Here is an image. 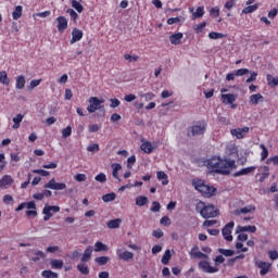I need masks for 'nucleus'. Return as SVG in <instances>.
I'll use <instances>...</instances> for the list:
<instances>
[{"label": "nucleus", "mask_w": 278, "mask_h": 278, "mask_svg": "<svg viewBox=\"0 0 278 278\" xmlns=\"http://www.w3.org/2000/svg\"><path fill=\"white\" fill-rule=\"evenodd\" d=\"M88 103L89 105L87 106V112H89V114H94V112L99 110L100 112H102V116H105V105H103V103H105V100L99 99L97 97H91L89 98Z\"/></svg>", "instance_id": "f257e3e1"}, {"label": "nucleus", "mask_w": 278, "mask_h": 278, "mask_svg": "<svg viewBox=\"0 0 278 278\" xmlns=\"http://www.w3.org/2000/svg\"><path fill=\"white\" fill-rule=\"evenodd\" d=\"M192 186L198 190V192H201V194H204L205 197H214V193L216 192L214 187L205 185L203 180H193Z\"/></svg>", "instance_id": "f03ea898"}, {"label": "nucleus", "mask_w": 278, "mask_h": 278, "mask_svg": "<svg viewBox=\"0 0 278 278\" xmlns=\"http://www.w3.org/2000/svg\"><path fill=\"white\" fill-rule=\"evenodd\" d=\"M236 168V161L235 160H219V166L217 168V173L219 175H229L231 170Z\"/></svg>", "instance_id": "7ed1b4c3"}, {"label": "nucleus", "mask_w": 278, "mask_h": 278, "mask_svg": "<svg viewBox=\"0 0 278 278\" xmlns=\"http://www.w3.org/2000/svg\"><path fill=\"white\" fill-rule=\"evenodd\" d=\"M202 218H216L220 214V211L214 206V204L204 205L200 211Z\"/></svg>", "instance_id": "20e7f679"}, {"label": "nucleus", "mask_w": 278, "mask_h": 278, "mask_svg": "<svg viewBox=\"0 0 278 278\" xmlns=\"http://www.w3.org/2000/svg\"><path fill=\"white\" fill-rule=\"evenodd\" d=\"M191 135L190 132L188 136H203L207 129V122L201 121L197 122L191 128Z\"/></svg>", "instance_id": "39448f33"}, {"label": "nucleus", "mask_w": 278, "mask_h": 278, "mask_svg": "<svg viewBox=\"0 0 278 278\" xmlns=\"http://www.w3.org/2000/svg\"><path fill=\"white\" fill-rule=\"evenodd\" d=\"M219 164H220V157L218 156H213L212 159L204 161V166H206L208 170H214V173H218Z\"/></svg>", "instance_id": "423d86ee"}, {"label": "nucleus", "mask_w": 278, "mask_h": 278, "mask_svg": "<svg viewBox=\"0 0 278 278\" xmlns=\"http://www.w3.org/2000/svg\"><path fill=\"white\" fill-rule=\"evenodd\" d=\"M235 223L233 222H229L228 224H226L224 226V228L222 229V233L223 237L228 241L231 242L233 240V236H231V229H233L235 227Z\"/></svg>", "instance_id": "0eeeda50"}, {"label": "nucleus", "mask_w": 278, "mask_h": 278, "mask_svg": "<svg viewBox=\"0 0 278 278\" xmlns=\"http://www.w3.org/2000/svg\"><path fill=\"white\" fill-rule=\"evenodd\" d=\"M43 188L50 189V190H66V184L64 182H55V178H52L47 182Z\"/></svg>", "instance_id": "6e6552de"}, {"label": "nucleus", "mask_w": 278, "mask_h": 278, "mask_svg": "<svg viewBox=\"0 0 278 278\" xmlns=\"http://www.w3.org/2000/svg\"><path fill=\"white\" fill-rule=\"evenodd\" d=\"M199 268H201V270H203V273H208V274L218 273V267L211 266L210 262H207V261H201L199 263Z\"/></svg>", "instance_id": "1a4fd4ad"}, {"label": "nucleus", "mask_w": 278, "mask_h": 278, "mask_svg": "<svg viewBox=\"0 0 278 278\" xmlns=\"http://www.w3.org/2000/svg\"><path fill=\"white\" fill-rule=\"evenodd\" d=\"M249 127H243V128H235L231 129V136H235L238 140H242V138H244V134H249Z\"/></svg>", "instance_id": "9d476101"}, {"label": "nucleus", "mask_w": 278, "mask_h": 278, "mask_svg": "<svg viewBox=\"0 0 278 278\" xmlns=\"http://www.w3.org/2000/svg\"><path fill=\"white\" fill-rule=\"evenodd\" d=\"M56 23H58V31H60V34H62L64 30L68 29V20H66V17L64 16H59L56 18Z\"/></svg>", "instance_id": "9b49d317"}, {"label": "nucleus", "mask_w": 278, "mask_h": 278, "mask_svg": "<svg viewBox=\"0 0 278 278\" xmlns=\"http://www.w3.org/2000/svg\"><path fill=\"white\" fill-rule=\"evenodd\" d=\"M84 38V31L78 28H74L72 30V39H71V45H75V42H79Z\"/></svg>", "instance_id": "f8f14e48"}, {"label": "nucleus", "mask_w": 278, "mask_h": 278, "mask_svg": "<svg viewBox=\"0 0 278 278\" xmlns=\"http://www.w3.org/2000/svg\"><path fill=\"white\" fill-rule=\"evenodd\" d=\"M256 266L258 268H261L260 275H262V277H264V275H268V270H270V263H266L264 261H258L256 262Z\"/></svg>", "instance_id": "ddd939ff"}, {"label": "nucleus", "mask_w": 278, "mask_h": 278, "mask_svg": "<svg viewBox=\"0 0 278 278\" xmlns=\"http://www.w3.org/2000/svg\"><path fill=\"white\" fill-rule=\"evenodd\" d=\"M251 212H255V206L249 205L243 208H237L232 212L233 216H240V214H251Z\"/></svg>", "instance_id": "4468645a"}, {"label": "nucleus", "mask_w": 278, "mask_h": 278, "mask_svg": "<svg viewBox=\"0 0 278 278\" xmlns=\"http://www.w3.org/2000/svg\"><path fill=\"white\" fill-rule=\"evenodd\" d=\"M191 255L197 257V260H210V256L201 251H199V247H193L191 250Z\"/></svg>", "instance_id": "2eb2a0df"}, {"label": "nucleus", "mask_w": 278, "mask_h": 278, "mask_svg": "<svg viewBox=\"0 0 278 278\" xmlns=\"http://www.w3.org/2000/svg\"><path fill=\"white\" fill-rule=\"evenodd\" d=\"M12 184H14V179L10 175H4L0 179V188H2V189L8 188V186H12Z\"/></svg>", "instance_id": "dca6fc26"}, {"label": "nucleus", "mask_w": 278, "mask_h": 278, "mask_svg": "<svg viewBox=\"0 0 278 278\" xmlns=\"http://www.w3.org/2000/svg\"><path fill=\"white\" fill-rule=\"evenodd\" d=\"M117 255L119 260H123V262H129L134 260V253L129 251L121 252V250H117Z\"/></svg>", "instance_id": "f3484780"}, {"label": "nucleus", "mask_w": 278, "mask_h": 278, "mask_svg": "<svg viewBox=\"0 0 278 278\" xmlns=\"http://www.w3.org/2000/svg\"><path fill=\"white\" fill-rule=\"evenodd\" d=\"M244 231H249L250 233H255L257 231V227H255V226H238L236 229V233H244Z\"/></svg>", "instance_id": "a211bd4d"}, {"label": "nucleus", "mask_w": 278, "mask_h": 278, "mask_svg": "<svg viewBox=\"0 0 278 278\" xmlns=\"http://www.w3.org/2000/svg\"><path fill=\"white\" fill-rule=\"evenodd\" d=\"M50 266L51 268H53L54 270H62L64 268V261L62 260H56V258H52L50 261Z\"/></svg>", "instance_id": "6ab92c4d"}, {"label": "nucleus", "mask_w": 278, "mask_h": 278, "mask_svg": "<svg viewBox=\"0 0 278 278\" xmlns=\"http://www.w3.org/2000/svg\"><path fill=\"white\" fill-rule=\"evenodd\" d=\"M250 103L252 105H257V103H264V96H262V93L250 96Z\"/></svg>", "instance_id": "aec40b11"}, {"label": "nucleus", "mask_w": 278, "mask_h": 278, "mask_svg": "<svg viewBox=\"0 0 278 278\" xmlns=\"http://www.w3.org/2000/svg\"><path fill=\"white\" fill-rule=\"evenodd\" d=\"M222 101L226 105H230L236 101V96H233V93L222 94Z\"/></svg>", "instance_id": "412c9836"}, {"label": "nucleus", "mask_w": 278, "mask_h": 278, "mask_svg": "<svg viewBox=\"0 0 278 278\" xmlns=\"http://www.w3.org/2000/svg\"><path fill=\"white\" fill-rule=\"evenodd\" d=\"M181 38H184V34H174L169 36V41L172 45H181Z\"/></svg>", "instance_id": "4be33fe9"}, {"label": "nucleus", "mask_w": 278, "mask_h": 278, "mask_svg": "<svg viewBox=\"0 0 278 278\" xmlns=\"http://www.w3.org/2000/svg\"><path fill=\"white\" fill-rule=\"evenodd\" d=\"M121 223H123V219L121 218L111 219L106 223V226L109 229H118V227H121Z\"/></svg>", "instance_id": "5701e85b"}, {"label": "nucleus", "mask_w": 278, "mask_h": 278, "mask_svg": "<svg viewBox=\"0 0 278 278\" xmlns=\"http://www.w3.org/2000/svg\"><path fill=\"white\" fill-rule=\"evenodd\" d=\"M255 170V166L245 167L237 173L233 174V177H242V175H249Z\"/></svg>", "instance_id": "b1692460"}, {"label": "nucleus", "mask_w": 278, "mask_h": 278, "mask_svg": "<svg viewBox=\"0 0 278 278\" xmlns=\"http://www.w3.org/2000/svg\"><path fill=\"white\" fill-rule=\"evenodd\" d=\"M156 177L160 181H162V186H168V175L163 170L156 173Z\"/></svg>", "instance_id": "393cba45"}, {"label": "nucleus", "mask_w": 278, "mask_h": 278, "mask_svg": "<svg viewBox=\"0 0 278 278\" xmlns=\"http://www.w3.org/2000/svg\"><path fill=\"white\" fill-rule=\"evenodd\" d=\"M141 151H143V153H153V144L149 141L143 142L140 146Z\"/></svg>", "instance_id": "a878e982"}, {"label": "nucleus", "mask_w": 278, "mask_h": 278, "mask_svg": "<svg viewBox=\"0 0 278 278\" xmlns=\"http://www.w3.org/2000/svg\"><path fill=\"white\" fill-rule=\"evenodd\" d=\"M147 203H149V198L144 195H139L136 198V205H138V207H144Z\"/></svg>", "instance_id": "bb28decb"}, {"label": "nucleus", "mask_w": 278, "mask_h": 278, "mask_svg": "<svg viewBox=\"0 0 278 278\" xmlns=\"http://www.w3.org/2000/svg\"><path fill=\"white\" fill-rule=\"evenodd\" d=\"M23 118H25L23 114H17L15 117H13L14 125L12 126V128L18 129V127H21V123H23Z\"/></svg>", "instance_id": "cd10ccee"}, {"label": "nucleus", "mask_w": 278, "mask_h": 278, "mask_svg": "<svg viewBox=\"0 0 278 278\" xmlns=\"http://www.w3.org/2000/svg\"><path fill=\"white\" fill-rule=\"evenodd\" d=\"M49 212H53L54 214H58V212H60V206H51L49 204H46L43 210H42V214H49Z\"/></svg>", "instance_id": "c85d7f7f"}, {"label": "nucleus", "mask_w": 278, "mask_h": 278, "mask_svg": "<svg viewBox=\"0 0 278 278\" xmlns=\"http://www.w3.org/2000/svg\"><path fill=\"white\" fill-rule=\"evenodd\" d=\"M90 257H92V247H88L85 250L84 255L81 257V262L83 263L89 262Z\"/></svg>", "instance_id": "c756f323"}, {"label": "nucleus", "mask_w": 278, "mask_h": 278, "mask_svg": "<svg viewBox=\"0 0 278 278\" xmlns=\"http://www.w3.org/2000/svg\"><path fill=\"white\" fill-rule=\"evenodd\" d=\"M41 277L42 278H59L60 276L58 275V273L52 271L51 269H47L41 271Z\"/></svg>", "instance_id": "7c9ffc66"}, {"label": "nucleus", "mask_w": 278, "mask_h": 278, "mask_svg": "<svg viewBox=\"0 0 278 278\" xmlns=\"http://www.w3.org/2000/svg\"><path fill=\"white\" fill-rule=\"evenodd\" d=\"M34 255H36V256H33L31 261L35 263L38 262L40 260V257H41V260H45V257H47V254H45V252H42L40 250H35Z\"/></svg>", "instance_id": "2f4dec72"}, {"label": "nucleus", "mask_w": 278, "mask_h": 278, "mask_svg": "<svg viewBox=\"0 0 278 278\" xmlns=\"http://www.w3.org/2000/svg\"><path fill=\"white\" fill-rule=\"evenodd\" d=\"M0 84H3V86H10V78H8L7 71L0 72Z\"/></svg>", "instance_id": "473e14b6"}, {"label": "nucleus", "mask_w": 278, "mask_h": 278, "mask_svg": "<svg viewBox=\"0 0 278 278\" xmlns=\"http://www.w3.org/2000/svg\"><path fill=\"white\" fill-rule=\"evenodd\" d=\"M13 20L14 21H18V18H21V16H23V7L17 5L15 8V10L12 13Z\"/></svg>", "instance_id": "72a5a7b5"}, {"label": "nucleus", "mask_w": 278, "mask_h": 278, "mask_svg": "<svg viewBox=\"0 0 278 278\" xmlns=\"http://www.w3.org/2000/svg\"><path fill=\"white\" fill-rule=\"evenodd\" d=\"M15 88L17 90H23V88H25V77L24 76H18L16 78V85Z\"/></svg>", "instance_id": "f704fd0d"}, {"label": "nucleus", "mask_w": 278, "mask_h": 278, "mask_svg": "<svg viewBox=\"0 0 278 278\" xmlns=\"http://www.w3.org/2000/svg\"><path fill=\"white\" fill-rule=\"evenodd\" d=\"M100 251H108V245H105L103 242L98 241L94 244V252L100 253Z\"/></svg>", "instance_id": "c9c22d12"}, {"label": "nucleus", "mask_w": 278, "mask_h": 278, "mask_svg": "<svg viewBox=\"0 0 278 278\" xmlns=\"http://www.w3.org/2000/svg\"><path fill=\"white\" fill-rule=\"evenodd\" d=\"M94 262H97V264L99 266H105V264H108V262H110V256H99V257H96Z\"/></svg>", "instance_id": "e433bc0d"}, {"label": "nucleus", "mask_w": 278, "mask_h": 278, "mask_svg": "<svg viewBox=\"0 0 278 278\" xmlns=\"http://www.w3.org/2000/svg\"><path fill=\"white\" fill-rule=\"evenodd\" d=\"M258 8V4L249 5L242 10V14H253Z\"/></svg>", "instance_id": "4c0bfd02"}, {"label": "nucleus", "mask_w": 278, "mask_h": 278, "mask_svg": "<svg viewBox=\"0 0 278 278\" xmlns=\"http://www.w3.org/2000/svg\"><path fill=\"white\" fill-rule=\"evenodd\" d=\"M227 35L223 34V33H216V31H211L208 34V38H211V40H218L220 38H226Z\"/></svg>", "instance_id": "58836bf2"}, {"label": "nucleus", "mask_w": 278, "mask_h": 278, "mask_svg": "<svg viewBox=\"0 0 278 278\" xmlns=\"http://www.w3.org/2000/svg\"><path fill=\"white\" fill-rule=\"evenodd\" d=\"M267 86H270L271 88H275V86H278V78L273 77V75H267Z\"/></svg>", "instance_id": "ea45409f"}, {"label": "nucleus", "mask_w": 278, "mask_h": 278, "mask_svg": "<svg viewBox=\"0 0 278 278\" xmlns=\"http://www.w3.org/2000/svg\"><path fill=\"white\" fill-rule=\"evenodd\" d=\"M139 97L141 99H144V101H153V99H155V93H153V92H148V93L140 92Z\"/></svg>", "instance_id": "a19ab883"}, {"label": "nucleus", "mask_w": 278, "mask_h": 278, "mask_svg": "<svg viewBox=\"0 0 278 278\" xmlns=\"http://www.w3.org/2000/svg\"><path fill=\"white\" fill-rule=\"evenodd\" d=\"M218 253H220L222 255H225V257H232V255H236V251H233V250H225L223 248L218 249Z\"/></svg>", "instance_id": "79ce46f5"}, {"label": "nucleus", "mask_w": 278, "mask_h": 278, "mask_svg": "<svg viewBox=\"0 0 278 278\" xmlns=\"http://www.w3.org/2000/svg\"><path fill=\"white\" fill-rule=\"evenodd\" d=\"M116 199V193L111 192V193H106L102 197V201H104V203H110V201H114Z\"/></svg>", "instance_id": "37998d69"}, {"label": "nucleus", "mask_w": 278, "mask_h": 278, "mask_svg": "<svg viewBox=\"0 0 278 278\" xmlns=\"http://www.w3.org/2000/svg\"><path fill=\"white\" fill-rule=\"evenodd\" d=\"M77 269L79 270V273H81V275L90 274V269L88 268V266L86 264H78Z\"/></svg>", "instance_id": "c03bdc74"}, {"label": "nucleus", "mask_w": 278, "mask_h": 278, "mask_svg": "<svg viewBox=\"0 0 278 278\" xmlns=\"http://www.w3.org/2000/svg\"><path fill=\"white\" fill-rule=\"evenodd\" d=\"M203 14H205V8L199 7L193 13V18H202Z\"/></svg>", "instance_id": "a18cd8bd"}, {"label": "nucleus", "mask_w": 278, "mask_h": 278, "mask_svg": "<svg viewBox=\"0 0 278 278\" xmlns=\"http://www.w3.org/2000/svg\"><path fill=\"white\" fill-rule=\"evenodd\" d=\"M72 8H75V10L81 14V12H84V5H81V3H79V1L77 0H73L72 1Z\"/></svg>", "instance_id": "49530a36"}, {"label": "nucleus", "mask_w": 278, "mask_h": 278, "mask_svg": "<svg viewBox=\"0 0 278 278\" xmlns=\"http://www.w3.org/2000/svg\"><path fill=\"white\" fill-rule=\"evenodd\" d=\"M170 257H172L170 250H166L161 260L162 264L164 265L168 264V262H170Z\"/></svg>", "instance_id": "de8ad7c7"}, {"label": "nucleus", "mask_w": 278, "mask_h": 278, "mask_svg": "<svg viewBox=\"0 0 278 278\" xmlns=\"http://www.w3.org/2000/svg\"><path fill=\"white\" fill-rule=\"evenodd\" d=\"M73 134V128L71 126H67L66 128L62 129V138H70V136Z\"/></svg>", "instance_id": "09e8293b"}, {"label": "nucleus", "mask_w": 278, "mask_h": 278, "mask_svg": "<svg viewBox=\"0 0 278 278\" xmlns=\"http://www.w3.org/2000/svg\"><path fill=\"white\" fill-rule=\"evenodd\" d=\"M249 68H240L235 72L236 77H243V75H249Z\"/></svg>", "instance_id": "8fccbe9b"}, {"label": "nucleus", "mask_w": 278, "mask_h": 278, "mask_svg": "<svg viewBox=\"0 0 278 278\" xmlns=\"http://www.w3.org/2000/svg\"><path fill=\"white\" fill-rule=\"evenodd\" d=\"M260 147L262 149V153H261L262 157H261V160H262V162H264V160H266V157H268V149L264 144H261Z\"/></svg>", "instance_id": "3c124183"}, {"label": "nucleus", "mask_w": 278, "mask_h": 278, "mask_svg": "<svg viewBox=\"0 0 278 278\" xmlns=\"http://www.w3.org/2000/svg\"><path fill=\"white\" fill-rule=\"evenodd\" d=\"M96 181H99L100 184H105V181H108V177L105 176V174L100 173L96 176Z\"/></svg>", "instance_id": "603ef678"}, {"label": "nucleus", "mask_w": 278, "mask_h": 278, "mask_svg": "<svg viewBox=\"0 0 278 278\" xmlns=\"http://www.w3.org/2000/svg\"><path fill=\"white\" fill-rule=\"evenodd\" d=\"M124 59L127 60L128 62H138V60H140V56L131 55V54H125Z\"/></svg>", "instance_id": "864d4df0"}, {"label": "nucleus", "mask_w": 278, "mask_h": 278, "mask_svg": "<svg viewBox=\"0 0 278 278\" xmlns=\"http://www.w3.org/2000/svg\"><path fill=\"white\" fill-rule=\"evenodd\" d=\"M87 151H89L90 153H97V152H99V143L90 144V146L87 148Z\"/></svg>", "instance_id": "5fc2aeb1"}, {"label": "nucleus", "mask_w": 278, "mask_h": 278, "mask_svg": "<svg viewBox=\"0 0 278 278\" xmlns=\"http://www.w3.org/2000/svg\"><path fill=\"white\" fill-rule=\"evenodd\" d=\"M67 14H70L72 21H77V18H79V15L77 14V12H75V10L73 9H68Z\"/></svg>", "instance_id": "6e6d98bb"}, {"label": "nucleus", "mask_w": 278, "mask_h": 278, "mask_svg": "<svg viewBox=\"0 0 278 278\" xmlns=\"http://www.w3.org/2000/svg\"><path fill=\"white\" fill-rule=\"evenodd\" d=\"M3 203H5V205H10V203H14V198L10 194H5L3 197Z\"/></svg>", "instance_id": "4d7b16f0"}, {"label": "nucleus", "mask_w": 278, "mask_h": 278, "mask_svg": "<svg viewBox=\"0 0 278 278\" xmlns=\"http://www.w3.org/2000/svg\"><path fill=\"white\" fill-rule=\"evenodd\" d=\"M33 173H35V175H41L42 177H49V172L45 170V169H34Z\"/></svg>", "instance_id": "13d9d810"}, {"label": "nucleus", "mask_w": 278, "mask_h": 278, "mask_svg": "<svg viewBox=\"0 0 278 278\" xmlns=\"http://www.w3.org/2000/svg\"><path fill=\"white\" fill-rule=\"evenodd\" d=\"M218 223L216 219H206L203 222V227H214Z\"/></svg>", "instance_id": "bf43d9fd"}, {"label": "nucleus", "mask_w": 278, "mask_h": 278, "mask_svg": "<svg viewBox=\"0 0 278 278\" xmlns=\"http://www.w3.org/2000/svg\"><path fill=\"white\" fill-rule=\"evenodd\" d=\"M134 164H136V155H131L127 160V168H132Z\"/></svg>", "instance_id": "052dcab7"}, {"label": "nucleus", "mask_w": 278, "mask_h": 278, "mask_svg": "<svg viewBox=\"0 0 278 278\" xmlns=\"http://www.w3.org/2000/svg\"><path fill=\"white\" fill-rule=\"evenodd\" d=\"M257 79V72H252L250 77L245 80L247 84H252Z\"/></svg>", "instance_id": "680f3d73"}, {"label": "nucleus", "mask_w": 278, "mask_h": 278, "mask_svg": "<svg viewBox=\"0 0 278 278\" xmlns=\"http://www.w3.org/2000/svg\"><path fill=\"white\" fill-rule=\"evenodd\" d=\"M160 223H161V225L168 227V225H170V218L168 216H164L161 218Z\"/></svg>", "instance_id": "e2e57ef3"}, {"label": "nucleus", "mask_w": 278, "mask_h": 278, "mask_svg": "<svg viewBox=\"0 0 278 278\" xmlns=\"http://www.w3.org/2000/svg\"><path fill=\"white\" fill-rule=\"evenodd\" d=\"M110 101H111L110 108H118V105H121V100L116 98H113Z\"/></svg>", "instance_id": "0e129e2a"}, {"label": "nucleus", "mask_w": 278, "mask_h": 278, "mask_svg": "<svg viewBox=\"0 0 278 278\" xmlns=\"http://www.w3.org/2000/svg\"><path fill=\"white\" fill-rule=\"evenodd\" d=\"M90 134H94L97 131H99V129H101V127H99L97 124H92V125H89L88 127Z\"/></svg>", "instance_id": "69168bd1"}, {"label": "nucleus", "mask_w": 278, "mask_h": 278, "mask_svg": "<svg viewBox=\"0 0 278 278\" xmlns=\"http://www.w3.org/2000/svg\"><path fill=\"white\" fill-rule=\"evenodd\" d=\"M74 179H75L76 181L81 182V181H86L87 177H86V174H77V175L74 177Z\"/></svg>", "instance_id": "338daca9"}, {"label": "nucleus", "mask_w": 278, "mask_h": 278, "mask_svg": "<svg viewBox=\"0 0 278 278\" xmlns=\"http://www.w3.org/2000/svg\"><path fill=\"white\" fill-rule=\"evenodd\" d=\"M152 205H153V207H151L150 211H152V212H160V210H161V207H162V206L160 205V202H155V201H154V202L152 203Z\"/></svg>", "instance_id": "774afa93"}]
</instances>
